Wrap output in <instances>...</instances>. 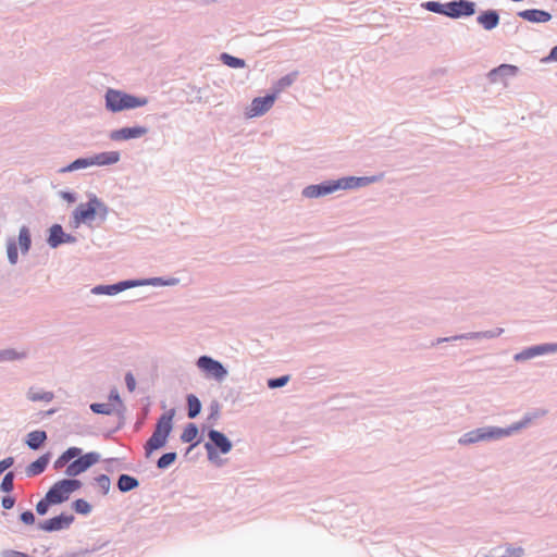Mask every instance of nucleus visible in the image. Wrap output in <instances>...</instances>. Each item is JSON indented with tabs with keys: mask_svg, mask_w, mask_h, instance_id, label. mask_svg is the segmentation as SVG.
Wrapping results in <instances>:
<instances>
[{
	"mask_svg": "<svg viewBox=\"0 0 557 557\" xmlns=\"http://www.w3.org/2000/svg\"><path fill=\"white\" fill-rule=\"evenodd\" d=\"M1 362H10L26 359L28 354L25 350L18 351L14 348L0 349Z\"/></svg>",
	"mask_w": 557,
	"mask_h": 557,
	"instance_id": "obj_24",
	"label": "nucleus"
},
{
	"mask_svg": "<svg viewBox=\"0 0 557 557\" xmlns=\"http://www.w3.org/2000/svg\"><path fill=\"white\" fill-rule=\"evenodd\" d=\"M208 440L203 445L208 460L216 467H222L224 460L219 454L225 455L232 450L231 440L224 433L214 429L208 431Z\"/></svg>",
	"mask_w": 557,
	"mask_h": 557,
	"instance_id": "obj_4",
	"label": "nucleus"
},
{
	"mask_svg": "<svg viewBox=\"0 0 557 557\" xmlns=\"http://www.w3.org/2000/svg\"><path fill=\"white\" fill-rule=\"evenodd\" d=\"M18 245H20L22 253H24V255L27 253L30 249V246H32L30 232H29V228L25 225H23L20 228Z\"/></svg>",
	"mask_w": 557,
	"mask_h": 557,
	"instance_id": "obj_28",
	"label": "nucleus"
},
{
	"mask_svg": "<svg viewBox=\"0 0 557 557\" xmlns=\"http://www.w3.org/2000/svg\"><path fill=\"white\" fill-rule=\"evenodd\" d=\"M196 364L207 377L213 379L216 382H223L228 374L227 369L221 361L207 355L200 356Z\"/></svg>",
	"mask_w": 557,
	"mask_h": 557,
	"instance_id": "obj_6",
	"label": "nucleus"
},
{
	"mask_svg": "<svg viewBox=\"0 0 557 557\" xmlns=\"http://www.w3.org/2000/svg\"><path fill=\"white\" fill-rule=\"evenodd\" d=\"M72 507L77 513L85 515V516L89 515L92 510L91 505L83 498H78V499L74 500L72 503Z\"/></svg>",
	"mask_w": 557,
	"mask_h": 557,
	"instance_id": "obj_35",
	"label": "nucleus"
},
{
	"mask_svg": "<svg viewBox=\"0 0 557 557\" xmlns=\"http://www.w3.org/2000/svg\"><path fill=\"white\" fill-rule=\"evenodd\" d=\"M63 482V484L65 485L69 494L71 495L73 492L77 491L78 488L82 487V482L75 478H67V479H63L61 480Z\"/></svg>",
	"mask_w": 557,
	"mask_h": 557,
	"instance_id": "obj_43",
	"label": "nucleus"
},
{
	"mask_svg": "<svg viewBox=\"0 0 557 557\" xmlns=\"http://www.w3.org/2000/svg\"><path fill=\"white\" fill-rule=\"evenodd\" d=\"M381 175L373 176H344L337 180L339 190L357 189L380 181Z\"/></svg>",
	"mask_w": 557,
	"mask_h": 557,
	"instance_id": "obj_13",
	"label": "nucleus"
},
{
	"mask_svg": "<svg viewBox=\"0 0 557 557\" xmlns=\"http://www.w3.org/2000/svg\"><path fill=\"white\" fill-rule=\"evenodd\" d=\"M186 400H187V417L189 419H195L201 412V408H202L201 401L194 394H188L186 397Z\"/></svg>",
	"mask_w": 557,
	"mask_h": 557,
	"instance_id": "obj_25",
	"label": "nucleus"
},
{
	"mask_svg": "<svg viewBox=\"0 0 557 557\" xmlns=\"http://www.w3.org/2000/svg\"><path fill=\"white\" fill-rule=\"evenodd\" d=\"M57 412V409H50L46 412L47 416H52Z\"/></svg>",
	"mask_w": 557,
	"mask_h": 557,
	"instance_id": "obj_62",
	"label": "nucleus"
},
{
	"mask_svg": "<svg viewBox=\"0 0 557 557\" xmlns=\"http://www.w3.org/2000/svg\"><path fill=\"white\" fill-rule=\"evenodd\" d=\"M531 348L533 350V356L535 358L539 356L557 352V343H544V344L533 345V346H531Z\"/></svg>",
	"mask_w": 557,
	"mask_h": 557,
	"instance_id": "obj_31",
	"label": "nucleus"
},
{
	"mask_svg": "<svg viewBox=\"0 0 557 557\" xmlns=\"http://www.w3.org/2000/svg\"><path fill=\"white\" fill-rule=\"evenodd\" d=\"M63 454L65 455V457L71 461H73V459L75 458H78L82 455V449L78 448V447H70L67 448L65 451H63Z\"/></svg>",
	"mask_w": 557,
	"mask_h": 557,
	"instance_id": "obj_52",
	"label": "nucleus"
},
{
	"mask_svg": "<svg viewBox=\"0 0 557 557\" xmlns=\"http://www.w3.org/2000/svg\"><path fill=\"white\" fill-rule=\"evenodd\" d=\"M14 463L13 457H7L0 461V474H2L5 470L11 468Z\"/></svg>",
	"mask_w": 557,
	"mask_h": 557,
	"instance_id": "obj_55",
	"label": "nucleus"
},
{
	"mask_svg": "<svg viewBox=\"0 0 557 557\" xmlns=\"http://www.w3.org/2000/svg\"><path fill=\"white\" fill-rule=\"evenodd\" d=\"M453 338L460 339H483L482 331L481 332H469L459 335H454Z\"/></svg>",
	"mask_w": 557,
	"mask_h": 557,
	"instance_id": "obj_51",
	"label": "nucleus"
},
{
	"mask_svg": "<svg viewBox=\"0 0 557 557\" xmlns=\"http://www.w3.org/2000/svg\"><path fill=\"white\" fill-rule=\"evenodd\" d=\"M100 460V454L97 451L87 453L73 461L65 469V474L70 478H76Z\"/></svg>",
	"mask_w": 557,
	"mask_h": 557,
	"instance_id": "obj_7",
	"label": "nucleus"
},
{
	"mask_svg": "<svg viewBox=\"0 0 557 557\" xmlns=\"http://www.w3.org/2000/svg\"><path fill=\"white\" fill-rule=\"evenodd\" d=\"M460 338H453V336L450 337H438L436 338L432 345H438V344H442V343H446V342H453V341H459Z\"/></svg>",
	"mask_w": 557,
	"mask_h": 557,
	"instance_id": "obj_61",
	"label": "nucleus"
},
{
	"mask_svg": "<svg viewBox=\"0 0 557 557\" xmlns=\"http://www.w3.org/2000/svg\"><path fill=\"white\" fill-rule=\"evenodd\" d=\"M220 60L223 62V64L227 65L232 69H242L245 67L246 62L244 59L234 57L232 54H228L226 52H223L220 57Z\"/></svg>",
	"mask_w": 557,
	"mask_h": 557,
	"instance_id": "obj_33",
	"label": "nucleus"
},
{
	"mask_svg": "<svg viewBox=\"0 0 557 557\" xmlns=\"http://www.w3.org/2000/svg\"><path fill=\"white\" fill-rule=\"evenodd\" d=\"M109 400L112 401V403H115L117 405L119 408H115L116 411L120 413V414H123L124 411H125V407L123 405V401L120 397V394L116 389H112L109 394Z\"/></svg>",
	"mask_w": 557,
	"mask_h": 557,
	"instance_id": "obj_45",
	"label": "nucleus"
},
{
	"mask_svg": "<svg viewBox=\"0 0 557 557\" xmlns=\"http://www.w3.org/2000/svg\"><path fill=\"white\" fill-rule=\"evenodd\" d=\"M46 494L54 505L62 504L70 498V494L61 480L55 482Z\"/></svg>",
	"mask_w": 557,
	"mask_h": 557,
	"instance_id": "obj_19",
	"label": "nucleus"
},
{
	"mask_svg": "<svg viewBox=\"0 0 557 557\" xmlns=\"http://www.w3.org/2000/svg\"><path fill=\"white\" fill-rule=\"evenodd\" d=\"M136 287V283L133 280L120 281L115 284L111 285H96L91 288V294L94 295H108L114 296L119 293H122L128 288Z\"/></svg>",
	"mask_w": 557,
	"mask_h": 557,
	"instance_id": "obj_14",
	"label": "nucleus"
},
{
	"mask_svg": "<svg viewBox=\"0 0 557 557\" xmlns=\"http://www.w3.org/2000/svg\"><path fill=\"white\" fill-rule=\"evenodd\" d=\"M210 414L208 417V420H215L218 417H219V413H220V405L218 401H213L211 405H210Z\"/></svg>",
	"mask_w": 557,
	"mask_h": 557,
	"instance_id": "obj_58",
	"label": "nucleus"
},
{
	"mask_svg": "<svg viewBox=\"0 0 557 557\" xmlns=\"http://www.w3.org/2000/svg\"><path fill=\"white\" fill-rule=\"evenodd\" d=\"M180 276H176V285L181 284L183 286H187L191 283V275L188 271L183 270L177 272Z\"/></svg>",
	"mask_w": 557,
	"mask_h": 557,
	"instance_id": "obj_47",
	"label": "nucleus"
},
{
	"mask_svg": "<svg viewBox=\"0 0 557 557\" xmlns=\"http://www.w3.org/2000/svg\"><path fill=\"white\" fill-rule=\"evenodd\" d=\"M532 358H534V356L531 346L513 355V360L517 362H523Z\"/></svg>",
	"mask_w": 557,
	"mask_h": 557,
	"instance_id": "obj_44",
	"label": "nucleus"
},
{
	"mask_svg": "<svg viewBox=\"0 0 557 557\" xmlns=\"http://www.w3.org/2000/svg\"><path fill=\"white\" fill-rule=\"evenodd\" d=\"M545 414L546 410L535 409L533 411L527 412L520 421L513 422L507 428L488 425L468 431L458 438V444L461 446H468L481 442L502 440L519 432L522 429L528 428L534 420L544 417Z\"/></svg>",
	"mask_w": 557,
	"mask_h": 557,
	"instance_id": "obj_1",
	"label": "nucleus"
},
{
	"mask_svg": "<svg viewBox=\"0 0 557 557\" xmlns=\"http://www.w3.org/2000/svg\"><path fill=\"white\" fill-rule=\"evenodd\" d=\"M201 443V437L191 443L185 453V458L188 460H196L202 453L199 449V444Z\"/></svg>",
	"mask_w": 557,
	"mask_h": 557,
	"instance_id": "obj_37",
	"label": "nucleus"
},
{
	"mask_svg": "<svg viewBox=\"0 0 557 557\" xmlns=\"http://www.w3.org/2000/svg\"><path fill=\"white\" fill-rule=\"evenodd\" d=\"M442 2L438 1H426L421 4V7L432 13L441 14L442 13Z\"/></svg>",
	"mask_w": 557,
	"mask_h": 557,
	"instance_id": "obj_46",
	"label": "nucleus"
},
{
	"mask_svg": "<svg viewBox=\"0 0 557 557\" xmlns=\"http://www.w3.org/2000/svg\"><path fill=\"white\" fill-rule=\"evenodd\" d=\"M14 478L15 474L13 471L7 472L0 483V490L4 493L12 492L14 488Z\"/></svg>",
	"mask_w": 557,
	"mask_h": 557,
	"instance_id": "obj_36",
	"label": "nucleus"
},
{
	"mask_svg": "<svg viewBox=\"0 0 557 557\" xmlns=\"http://www.w3.org/2000/svg\"><path fill=\"white\" fill-rule=\"evenodd\" d=\"M199 434L198 426L195 423H188L181 434V440L184 443H194L197 441V436Z\"/></svg>",
	"mask_w": 557,
	"mask_h": 557,
	"instance_id": "obj_32",
	"label": "nucleus"
},
{
	"mask_svg": "<svg viewBox=\"0 0 557 557\" xmlns=\"http://www.w3.org/2000/svg\"><path fill=\"white\" fill-rule=\"evenodd\" d=\"M172 463H174V451H170V453L163 454L158 459L157 466L160 469H165L169 466H171Z\"/></svg>",
	"mask_w": 557,
	"mask_h": 557,
	"instance_id": "obj_42",
	"label": "nucleus"
},
{
	"mask_svg": "<svg viewBox=\"0 0 557 557\" xmlns=\"http://www.w3.org/2000/svg\"><path fill=\"white\" fill-rule=\"evenodd\" d=\"M106 109L109 112L117 113L124 110H132L144 107L148 103L147 97H139L125 91L108 88L104 94Z\"/></svg>",
	"mask_w": 557,
	"mask_h": 557,
	"instance_id": "obj_3",
	"label": "nucleus"
},
{
	"mask_svg": "<svg viewBox=\"0 0 557 557\" xmlns=\"http://www.w3.org/2000/svg\"><path fill=\"white\" fill-rule=\"evenodd\" d=\"M76 242L77 238L65 233L60 224H53L50 226L49 236L47 238V244L50 248H57L63 244H75Z\"/></svg>",
	"mask_w": 557,
	"mask_h": 557,
	"instance_id": "obj_12",
	"label": "nucleus"
},
{
	"mask_svg": "<svg viewBox=\"0 0 557 557\" xmlns=\"http://www.w3.org/2000/svg\"><path fill=\"white\" fill-rule=\"evenodd\" d=\"M125 384L129 392H134L136 388V380L131 372L125 374Z\"/></svg>",
	"mask_w": 557,
	"mask_h": 557,
	"instance_id": "obj_54",
	"label": "nucleus"
},
{
	"mask_svg": "<svg viewBox=\"0 0 557 557\" xmlns=\"http://www.w3.org/2000/svg\"><path fill=\"white\" fill-rule=\"evenodd\" d=\"M54 505L51 499L49 498V496L46 494L44 498H41L37 505H36V511L39 516H45L48 510H49V507Z\"/></svg>",
	"mask_w": 557,
	"mask_h": 557,
	"instance_id": "obj_40",
	"label": "nucleus"
},
{
	"mask_svg": "<svg viewBox=\"0 0 557 557\" xmlns=\"http://www.w3.org/2000/svg\"><path fill=\"white\" fill-rule=\"evenodd\" d=\"M90 410L94 413L107 414V416H110L114 411H116V409H115L113 404H101V403H94V404H91L90 405Z\"/></svg>",
	"mask_w": 557,
	"mask_h": 557,
	"instance_id": "obj_34",
	"label": "nucleus"
},
{
	"mask_svg": "<svg viewBox=\"0 0 557 557\" xmlns=\"http://www.w3.org/2000/svg\"><path fill=\"white\" fill-rule=\"evenodd\" d=\"M506 557H522L524 555V549L520 546L515 547L512 545H508L506 547Z\"/></svg>",
	"mask_w": 557,
	"mask_h": 557,
	"instance_id": "obj_48",
	"label": "nucleus"
},
{
	"mask_svg": "<svg viewBox=\"0 0 557 557\" xmlns=\"http://www.w3.org/2000/svg\"><path fill=\"white\" fill-rule=\"evenodd\" d=\"M87 198V202L79 203L72 212V223L75 227L81 224L90 225L95 219L103 223L109 216L110 208L96 194L90 193Z\"/></svg>",
	"mask_w": 557,
	"mask_h": 557,
	"instance_id": "obj_2",
	"label": "nucleus"
},
{
	"mask_svg": "<svg viewBox=\"0 0 557 557\" xmlns=\"http://www.w3.org/2000/svg\"><path fill=\"white\" fill-rule=\"evenodd\" d=\"M20 520L26 525H32L35 523V515L30 510L23 511L20 515Z\"/></svg>",
	"mask_w": 557,
	"mask_h": 557,
	"instance_id": "obj_50",
	"label": "nucleus"
},
{
	"mask_svg": "<svg viewBox=\"0 0 557 557\" xmlns=\"http://www.w3.org/2000/svg\"><path fill=\"white\" fill-rule=\"evenodd\" d=\"M15 497L13 496H4L2 497L1 499V506L4 508V509H11L14 507L15 505Z\"/></svg>",
	"mask_w": 557,
	"mask_h": 557,
	"instance_id": "obj_57",
	"label": "nucleus"
},
{
	"mask_svg": "<svg viewBox=\"0 0 557 557\" xmlns=\"http://www.w3.org/2000/svg\"><path fill=\"white\" fill-rule=\"evenodd\" d=\"M91 166H107L115 164L121 159L119 151H103L89 156Z\"/></svg>",
	"mask_w": 557,
	"mask_h": 557,
	"instance_id": "obj_16",
	"label": "nucleus"
},
{
	"mask_svg": "<svg viewBox=\"0 0 557 557\" xmlns=\"http://www.w3.org/2000/svg\"><path fill=\"white\" fill-rule=\"evenodd\" d=\"M74 520V515L61 512L59 516L38 522L37 529L49 533L67 530Z\"/></svg>",
	"mask_w": 557,
	"mask_h": 557,
	"instance_id": "obj_8",
	"label": "nucleus"
},
{
	"mask_svg": "<svg viewBox=\"0 0 557 557\" xmlns=\"http://www.w3.org/2000/svg\"><path fill=\"white\" fill-rule=\"evenodd\" d=\"M47 440V433L41 430H35L27 434L25 444L32 450L39 449Z\"/></svg>",
	"mask_w": 557,
	"mask_h": 557,
	"instance_id": "obj_22",
	"label": "nucleus"
},
{
	"mask_svg": "<svg viewBox=\"0 0 557 557\" xmlns=\"http://www.w3.org/2000/svg\"><path fill=\"white\" fill-rule=\"evenodd\" d=\"M453 20L470 17L476 12V3L471 0H453Z\"/></svg>",
	"mask_w": 557,
	"mask_h": 557,
	"instance_id": "obj_15",
	"label": "nucleus"
},
{
	"mask_svg": "<svg viewBox=\"0 0 557 557\" xmlns=\"http://www.w3.org/2000/svg\"><path fill=\"white\" fill-rule=\"evenodd\" d=\"M147 133L148 128L146 126L136 125L111 131L109 138L113 141H123L141 138L147 135Z\"/></svg>",
	"mask_w": 557,
	"mask_h": 557,
	"instance_id": "obj_10",
	"label": "nucleus"
},
{
	"mask_svg": "<svg viewBox=\"0 0 557 557\" xmlns=\"http://www.w3.org/2000/svg\"><path fill=\"white\" fill-rule=\"evenodd\" d=\"M174 417V409H170L163 414L156 426L152 435L149 437L145 445L146 456H150L153 450L163 447L166 443V438L172 430V418Z\"/></svg>",
	"mask_w": 557,
	"mask_h": 557,
	"instance_id": "obj_5",
	"label": "nucleus"
},
{
	"mask_svg": "<svg viewBox=\"0 0 557 557\" xmlns=\"http://www.w3.org/2000/svg\"><path fill=\"white\" fill-rule=\"evenodd\" d=\"M553 61H557V45L550 49L547 57L542 59V62H544V63L553 62Z\"/></svg>",
	"mask_w": 557,
	"mask_h": 557,
	"instance_id": "obj_60",
	"label": "nucleus"
},
{
	"mask_svg": "<svg viewBox=\"0 0 557 557\" xmlns=\"http://www.w3.org/2000/svg\"><path fill=\"white\" fill-rule=\"evenodd\" d=\"M114 461H117V459L111 458V459L109 460V462H114Z\"/></svg>",
	"mask_w": 557,
	"mask_h": 557,
	"instance_id": "obj_63",
	"label": "nucleus"
},
{
	"mask_svg": "<svg viewBox=\"0 0 557 557\" xmlns=\"http://www.w3.org/2000/svg\"><path fill=\"white\" fill-rule=\"evenodd\" d=\"M518 71L519 69L516 65L500 64L499 66L491 70L487 74V77L492 83H496L500 78L515 76L518 73Z\"/></svg>",
	"mask_w": 557,
	"mask_h": 557,
	"instance_id": "obj_20",
	"label": "nucleus"
},
{
	"mask_svg": "<svg viewBox=\"0 0 557 557\" xmlns=\"http://www.w3.org/2000/svg\"><path fill=\"white\" fill-rule=\"evenodd\" d=\"M275 94H269L263 97H256L248 108L246 115L248 117L261 116L267 113L275 101Z\"/></svg>",
	"mask_w": 557,
	"mask_h": 557,
	"instance_id": "obj_11",
	"label": "nucleus"
},
{
	"mask_svg": "<svg viewBox=\"0 0 557 557\" xmlns=\"http://www.w3.org/2000/svg\"><path fill=\"white\" fill-rule=\"evenodd\" d=\"M338 185L339 184L337 180H326L321 182L320 184H312L306 186L302 189L301 195L302 197L308 199L323 197L339 190Z\"/></svg>",
	"mask_w": 557,
	"mask_h": 557,
	"instance_id": "obj_9",
	"label": "nucleus"
},
{
	"mask_svg": "<svg viewBox=\"0 0 557 557\" xmlns=\"http://www.w3.org/2000/svg\"><path fill=\"white\" fill-rule=\"evenodd\" d=\"M134 283H136L137 286H146V285H152V286H170L174 284V278H168L164 280L162 277H150V278H144V280H133Z\"/></svg>",
	"mask_w": 557,
	"mask_h": 557,
	"instance_id": "obj_29",
	"label": "nucleus"
},
{
	"mask_svg": "<svg viewBox=\"0 0 557 557\" xmlns=\"http://www.w3.org/2000/svg\"><path fill=\"white\" fill-rule=\"evenodd\" d=\"M441 15L453 18V3L451 1L442 4Z\"/></svg>",
	"mask_w": 557,
	"mask_h": 557,
	"instance_id": "obj_59",
	"label": "nucleus"
},
{
	"mask_svg": "<svg viewBox=\"0 0 557 557\" xmlns=\"http://www.w3.org/2000/svg\"><path fill=\"white\" fill-rule=\"evenodd\" d=\"M50 458H51V454L46 453L42 456H40L38 459H36L35 461L30 462L25 469L26 475L28 478H33V476H37V475L41 474L46 470V468L50 461Z\"/></svg>",
	"mask_w": 557,
	"mask_h": 557,
	"instance_id": "obj_21",
	"label": "nucleus"
},
{
	"mask_svg": "<svg viewBox=\"0 0 557 557\" xmlns=\"http://www.w3.org/2000/svg\"><path fill=\"white\" fill-rule=\"evenodd\" d=\"M298 76V72H292L284 76H282L275 84H274V94L280 92L284 90L285 88L293 85V83L296 81Z\"/></svg>",
	"mask_w": 557,
	"mask_h": 557,
	"instance_id": "obj_30",
	"label": "nucleus"
},
{
	"mask_svg": "<svg viewBox=\"0 0 557 557\" xmlns=\"http://www.w3.org/2000/svg\"><path fill=\"white\" fill-rule=\"evenodd\" d=\"M290 376L289 375H282L278 377H272L268 380V387L271 389L280 388L285 386L289 382Z\"/></svg>",
	"mask_w": 557,
	"mask_h": 557,
	"instance_id": "obj_41",
	"label": "nucleus"
},
{
	"mask_svg": "<svg viewBox=\"0 0 557 557\" xmlns=\"http://www.w3.org/2000/svg\"><path fill=\"white\" fill-rule=\"evenodd\" d=\"M26 397L28 400L33 403L37 401H44V403H50L54 398L53 392L50 391H42L36 387H29Z\"/></svg>",
	"mask_w": 557,
	"mask_h": 557,
	"instance_id": "obj_23",
	"label": "nucleus"
},
{
	"mask_svg": "<svg viewBox=\"0 0 557 557\" xmlns=\"http://www.w3.org/2000/svg\"><path fill=\"white\" fill-rule=\"evenodd\" d=\"M59 196H60L63 200L67 201L69 203H74V202L76 201V199H77V197H76V194H75V193H73V191H67V190H61V191L59 193Z\"/></svg>",
	"mask_w": 557,
	"mask_h": 557,
	"instance_id": "obj_53",
	"label": "nucleus"
},
{
	"mask_svg": "<svg viewBox=\"0 0 557 557\" xmlns=\"http://www.w3.org/2000/svg\"><path fill=\"white\" fill-rule=\"evenodd\" d=\"M499 13L497 10L490 9L482 11L478 17L476 22L485 29V30H492L496 28L499 24Z\"/></svg>",
	"mask_w": 557,
	"mask_h": 557,
	"instance_id": "obj_18",
	"label": "nucleus"
},
{
	"mask_svg": "<svg viewBox=\"0 0 557 557\" xmlns=\"http://www.w3.org/2000/svg\"><path fill=\"white\" fill-rule=\"evenodd\" d=\"M139 485V481L128 474H121L117 480V488L122 493L129 492Z\"/></svg>",
	"mask_w": 557,
	"mask_h": 557,
	"instance_id": "obj_26",
	"label": "nucleus"
},
{
	"mask_svg": "<svg viewBox=\"0 0 557 557\" xmlns=\"http://www.w3.org/2000/svg\"><path fill=\"white\" fill-rule=\"evenodd\" d=\"M504 333L503 327H496L494 330L482 331L483 339H492L500 336Z\"/></svg>",
	"mask_w": 557,
	"mask_h": 557,
	"instance_id": "obj_49",
	"label": "nucleus"
},
{
	"mask_svg": "<svg viewBox=\"0 0 557 557\" xmlns=\"http://www.w3.org/2000/svg\"><path fill=\"white\" fill-rule=\"evenodd\" d=\"M519 17L531 23H546L552 20L548 11L540 9H527L517 13Z\"/></svg>",
	"mask_w": 557,
	"mask_h": 557,
	"instance_id": "obj_17",
	"label": "nucleus"
},
{
	"mask_svg": "<svg viewBox=\"0 0 557 557\" xmlns=\"http://www.w3.org/2000/svg\"><path fill=\"white\" fill-rule=\"evenodd\" d=\"M95 483L100 488L103 495H107L111 487L110 478L107 474H99L95 478Z\"/></svg>",
	"mask_w": 557,
	"mask_h": 557,
	"instance_id": "obj_38",
	"label": "nucleus"
},
{
	"mask_svg": "<svg viewBox=\"0 0 557 557\" xmlns=\"http://www.w3.org/2000/svg\"><path fill=\"white\" fill-rule=\"evenodd\" d=\"M70 463V460L65 457V455L62 453L61 456H59V458L54 461L53 463V468L55 470H60L61 468H63L64 466L69 465Z\"/></svg>",
	"mask_w": 557,
	"mask_h": 557,
	"instance_id": "obj_56",
	"label": "nucleus"
},
{
	"mask_svg": "<svg viewBox=\"0 0 557 557\" xmlns=\"http://www.w3.org/2000/svg\"><path fill=\"white\" fill-rule=\"evenodd\" d=\"M90 166L91 165H90L89 157L78 158V159L74 160L73 162H71L70 164H67L66 166H63V168L59 169L58 172L63 174V173H69V172H74V171L87 169V168H90Z\"/></svg>",
	"mask_w": 557,
	"mask_h": 557,
	"instance_id": "obj_27",
	"label": "nucleus"
},
{
	"mask_svg": "<svg viewBox=\"0 0 557 557\" xmlns=\"http://www.w3.org/2000/svg\"><path fill=\"white\" fill-rule=\"evenodd\" d=\"M7 255H8V260L12 265L17 263L18 251H17L16 243L14 240H9V243L7 245Z\"/></svg>",
	"mask_w": 557,
	"mask_h": 557,
	"instance_id": "obj_39",
	"label": "nucleus"
}]
</instances>
